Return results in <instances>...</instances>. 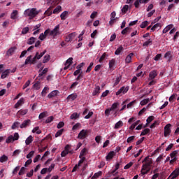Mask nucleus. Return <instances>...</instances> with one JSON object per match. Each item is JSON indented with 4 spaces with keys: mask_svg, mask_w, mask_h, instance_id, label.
Segmentation results:
<instances>
[{
    "mask_svg": "<svg viewBox=\"0 0 179 179\" xmlns=\"http://www.w3.org/2000/svg\"><path fill=\"white\" fill-rule=\"evenodd\" d=\"M40 13V11L37 10V8H31V9H27L24 12V15L26 17H28L29 19H34L37 15Z\"/></svg>",
    "mask_w": 179,
    "mask_h": 179,
    "instance_id": "nucleus-1",
    "label": "nucleus"
},
{
    "mask_svg": "<svg viewBox=\"0 0 179 179\" xmlns=\"http://www.w3.org/2000/svg\"><path fill=\"white\" fill-rule=\"evenodd\" d=\"M142 163H145L142 166V170H146V169H149L152 167V164H153L152 158H149V156H147L142 162Z\"/></svg>",
    "mask_w": 179,
    "mask_h": 179,
    "instance_id": "nucleus-2",
    "label": "nucleus"
},
{
    "mask_svg": "<svg viewBox=\"0 0 179 179\" xmlns=\"http://www.w3.org/2000/svg\"><path fill=\"white\" fill-rule=\"evenodd\" d=\"M164 136L165 138H167V136H170V134H171V124L169 123L167 124L164 128Z\"/></svg>",
    "mask_w": 179,
    "mask_h": 179,
    "instance_id": "nucleus-3",
    "label": "nucleus"
},
{
    "mask_svg": "<svg viewBox=\"0 0 179 179\" xmlns=\"http://www.w3.org/2000/svg\"><path fill=\"white\" fill-rule=\"evenodd\" d=\"M87 134H89V131L86 129H83L80 131L78 136V139L83 140L86 136H87Z\"/></svg>",
    "mask_w": 179,
    "mask_h": 179,
    "instance_id": "nucleus-4",
    "label": "nucleus"
},
{
    "mask_svg": "<svg viewBox=\"0 0 179 179\" xmlns=\"http://www.w3.org/2000/svg\"><path fill=\"white\" fill-rule=\"evenodd\" d=\"M75 37H76V34L75 32L69 34L66 36L65 41H66V43H71V41H73L75 39Z\"/></svg>",
    "mask_w": 179,
    "mask_h": 179,
    "instance_id": "nucleus-5",
    "label": "nucleus"
},
{
    "mask_svg": "<svg viewBox=\"0 0 179 179\" xmlns=\"http://www.w3.org/2000/svg\"><path fill=\"white\" fill-rule=\"evenodd\" d=\"M129 90V86L122 87L117 92L116 96H120L122 93V94H125Z\"/></svg>",
    "mask_w": 179,
    "mask_h": 179,
    "instance_id": "nucleus-6",
    "label": "nucleus"
},
{
    "mask_svg": "<svg viewBox=\"0 0 179 179\" xmlns=\"http://www.w3.org/2000/svg\"><path fill=\"white\" fill-rule=\"evenodd\" d=\"M129 90V86L122 87L117 92L116 96H120L122 93V94H125Z\"/></svg>",
    "mask_w": 179,
    "mask_h": 179,
    "instance_id": "nucleus-7",
    "label": "nucleus"
},
{
    "mask_svg": "<svg viewBox=\"0 0 179 179\" xmlns=\"http://www.w3.org/2000/svg\"><path fill=\"white\" fill-rule=\"evenodd\" d=\"M59 30V24H57L52 31H50V36H53V37H55V36L58 34Z\"/></svg>",
    "mask_w": 179,
    "mask_h": 179,
    "instance_id": "nucleus-8",
    "label": "nucleus"
},
{
    "mask_svg": "<svg viewBox=\"0 0 179 179\" xmlns=\"http://www.w3.org/2000/svg\"><path fill=\"white\" fill-rule=\"evenodd\" d=\"M157 76V70H153L149 73L148 80H153Z\"/></svg>",
    "mask_w": 179,
    "mask_h": 179,
    "instance_id": "nucleus-9",
    "label": "nucleus"
},
{
    "mask_svg": "<svg viewBox=\"0 0 179 179\" xmlns=\"http://www.w3.org/2000/svg\"><path fill=\"white\" fill-rule=\"evenodd\" d=\"M164 58L168 59V61L170 62L173 59V52L168 51L164 54Z\"/></svg>",
    "mask_w": 179,
    "mask_h": 179,
    "instance_id": "nucleus-10",
    "label": "nucleus"
},
{
    "mask_svg": "<svg viewBox=\"0 0 179 179\" xmlns=\"http://www.w3.org/2000/svg\"><path fill=\"white\" fill-rule=\"evenodd\" d=\"M31 123V120L29 119L27 120H24L20 126V128H27V127H29V125H30Z\"/></svg>",
    "mask_w": 179,
    "mask_h": 179,
    "instance_id": "nucleus-11",
    "label": "nucleus"
},
{
    "mask_svg": "<svg viewBox=\"0 0 179 179\" xmlns=\"http://www.w3.org/2000/svg\"><path fill=\"white\" fill-rule=\"evenodd\" d=\"M149 2L148 0H136L134 2L135 8H139V3H148Z\"/></svg>",
    "mask_w": 179,
    "mask_h": 179,
    "instance_id": "nucleus-12",
    "label": "nucleus"
},
{
    "mask_svg": "<svg viewBox=\"0 0 179 179\" xmlns=\"http://www.w3.org/2000/svg\"><path fill=\"white\" fill-rule=\"evenodd\" d=\"M115 68V59H112L111 60L109 61V69H110V71H114Z\"/></svg>",
    "mask_w": 179,
    "mask_h": 179,
    "instance_id": "nucleus-13",
    "label": "nucleus"
},
{
    "mask_svg": "<svg viewBox=\"0 0 179 179\" xmlns=\"http://www.w3.org/2000/svg\"><path fill=\"white\" fill-rule=\"evenodd\" d=\"M115 156V152L114 151H110L107 156L106 157V160H111Z\"/></svg>",
    "mask_w": 179,
    "mask_h": 179,
    "instance_id": "nucleus-14",
    "label": "nucleus"
},
{
    "mask_svg": "<svg viewBox=\"0 0 179 179\" xmlns=\"http://www.w3.org/2000/svg\"><path fill=\"white\" fill-rule=\"evenodd\" d=\"M134 56V53H130L129 54L126 59H125V62L126 64H131V61H132V57Z\"/></svg>",
    "mask_w": 179,
    "mask_h": 179,
    "instance_id": "nucleus-15",
    "label": "nucleus"
},
{
    "mask_svg": "<svg viewBox=\"0 0 179 179\" xmlns=\"http://www.w3.org/2000/svg\"><path fill=\"white\" fill-rule=\"evenodd\" d=\"M24 101V99L20 98V99L15 104V108H19V107L23 104Z\"/></svg>",
    "mask_w": 179,
    "mask_h": 179,
    "instance_id": "nucleus-16",
    "label": "nucleus"
},
{
    "mask_svg": "<svg viewBox=\"0 0 179 179\" xmlns=\"http://www.w3.org/2000/svg\"><path fill=\"white\" fill-rule=\"evenodd\" d=\"M9 73H10V69H6L2 73L1 76V79H5V78H6L8 75H9Z\"/></svg>",
    "mask_w": 179,
    "mask_h": 179,
    "instance_id": "nucleus-17",
    "label": "nucleus"
},
{
    "mask_svg": "<svg viewBox=\"0 0 179 179\" xmlns=\"http://www.w3.org/2000/svg\"><path fill=\"white\" fill-rule=\"evenodd\" d=\"M152 43L153 40L150 38L148 41L143 43V47H149V45H152Z\"/></svg>",
    "mask_w": 179,
    "mask_h": 179,
    "instance_id": "nucleus-18",
    "label": "nucleus"
},
{
    "mask_svg": "<svg viewBox=\"0 0 179 179\" xmlns=\"http://www.w3.org/2000/svg\"><path fill=\"white\" fill-rule=\"evenodd\" d=\"M15 51H16V47H12L7 51V55H13L15 53Z\"/></svg>",
    "mask_w": 179,
    "mask_h": 179,
    "instance_id": "nucleus-19",
    "label": "nucleus"
},
{
    "mask_svg": "<svg viewBox=\"0 0 179 179\" xmlns=\"http://www.w3.org/2000/svg\"><path fill=\"white\" fill-rule=\"evenodd\" d=\"M171 29H173V24H169V25L166 26V27L163 29L162 33L164 34H166V33H168V31H170V30H171Z\"/></svg>",
    "mask_w": 179,
    "mask_h": 179,
    "instance_id": "nucleus-20",
    "label": "nucleus"
},
{
    "mask_svg": "<svg viewBox=\"0 0 179 179\" xmlns=\"http://www.w3.org/2000/svg\"><path fill=\"white\" fill-rule=\"evenodd\" d=\"M57 94H58V90H54L48 95V99H52V97H55Z\"/></svg>",
    "mask_w": 179,
    "mask_h": 179,
    "instance_id": "nucleus-21",
    "label": "nucleus"
},
{
    "mask_svg": "<svg viewBox=\"0 0 179 179\" xmlns=\"http://www.w3.org/2000/svg\"><path fill=\"white\" fill-rule=\"evenodd\" d=\"M34 43H36V38L33 36L29 38L27 41V43L29 44V45H31L32 44H34Z\"/></svg>",
    "mask_w": 179,
    "mask_h": 179,
    "instance_id": "nucleus-22",
    "label": "nucleus"
},
{
    "mask_svg": "<svg viewBox=\"0 0 179 179\" xmlns=\"http://www.w3.org/2000/svg\"><path fill=\"white\" fill-rule=\"evenodd\" d=\"M61 10H62V7H61V6H57L53 10V13L54 15H57L59 13Z\"/></svg>",
    "mask_w": 179,
    "mask_h": 179,
    "instance_id": "nucleus-23",
    "label": "nucleus"
},
{
    "mask_svg": "<svg viewBox=\"0 0 179 179\" xmlns=\"http://www.w3.org/2000/svg\"><path fill=\"white\" fill-rule=\"evenodd\" d=\"M17 10H14L13 11V13H11V15H10V19H13V20H15V19H17Z\"/></svg>",
    "mask_w": 179,
    "mask_h": 179,
    "instance_id": "nucleus-24",
    "label": "nucleus"
},
{
    "mask_svg": "<svg viewBox=\"0 0 179 179\" xmlns=\"http://www.w3.org/2000/svg\"><path fill=\"white\" fill-rule=\"evenodd\" d=\"M159 27H162V25L160 24V23H157L155 24L154 26H152V27L150 29V33H153V31H155V30H156V29H159Z\"/></svg>",
    "mask_w": 179,
    "mask_h": 179,
    "instance_id": "nucleus-25",
    "label": "nucleus"
},
{
    "mask_svg": "<svg viewBox=\"0 0 179 179\" xmlns=\"http://www.w3.org/2000/svg\"><path fill=\"white\" fill-rule=\"evenodd\" d=\"M123 125H124V122H122V121L120 120L115 124L114 128H115V129H118L121 128V127H122Z\"/></svg>",
    "mask_w": 179,
    "mask_h": 179,
    "instance_id": "nucleus-26",
    "label": "nucleus"
},
{
    "mask_svg": "<svg viewBox=\"0 0 179 179\" xmlns=\"http://www.w3.org/2000/svg\"><path fill=\"white\" fill-rule=\"evenodd\" d=\"M153 120H155V116L153 115H151V116H149L146 121H147V124H145V126L144 127V128H146V127H148V124H150L152 121H153Z\"/></svg>",
    "mask_w": 179,
    "mask_h": 179,
    "instance_id": "nucleus-27",
    "label": "nucleus"
},
{
    "mask_svg": "<svg viewBox=\"0 0 179 179\" xmlns=\"http://www.w3.org/2000/svg\"><path fill=\"white\" fill-rule=\"evenodd\" d=\"M124 51V47L122 45H120L115 52V55H120L121 54V52Z\"/></svg>",
    "mask_w": 179,
    "mask_h": 179,
    "instance_id": "nucleus-28",
    "label": "nucleus"
},
{
    "mask_svg": "<svg viewBox=\"0 0 179 179\" xmlns=\"http://www.w3.org/2000/svg\"><path fill=\"white\" fill-rule=\"evenodd\" d=\"M177 155H178V150L173 151L170 154L171 159H177Z\"/></svg>",
    "mask_w": 179,
    "mask_h": 179,
    "instance_id": "nucleus-29",
    "label": "nucleus"
},
{
    "mask_svg": "<svg viewBox=\"0 0 179 179\" xmlns=\"http://www.w3.org/2000/svg\"><path fill=\"white\" fill-rule=\"evenodd\" d=\"M44 15H46V16H51L52 15V8L49 7L45 12Z\"/></svg>",
    "mask_w": 179,
    "mask_h": 179,
    "instance_id": "nucleus-30",
    "label": "nucleus"
},
{
    "mask_svg": "<svg viewBox=\"0 0 179 179\" xmlns=\"http://www.w3.org/2000/svg\"><path fill=\"white\" fill-rule=\"evenodd\" d=\"M150 133V129H145L140 134V136H145V135H148V134Z\"/></svg>",
    "mask_w": 179,
    "mask_h": 179,
    "instance_id": "nucleus-31",
    "label": "nucleus"
},
{
    "mask_svg": "<svg viewBox=\"0 0 179 179\" xmlns=\"http://www.w3.org/2000/svg\"><path fill=\"white\" fill-rule=\"evenodd\" d=\"M93 96H96V94H100V86H96L92 93Z\"/></svg>",
    "mask_w": 179,
    "mask_h": 179,
    "instance_id": "nucleus-32",
    "label": "nucleus"
},
{
    "mask_svg": "<svg viewBox=\"0 0 179 179\" xmlns=\"http://www.w3.org/2000/svg\"><path fill=\"white\" fill-rule=\"evenodd\" d=\"M87 152V149H86V148H85L84 149H83L80 153L79 155V158L82 159V157H83V156H86V152Z\"/></svg>",
    "mask_w": 179,
    "mask_h": 179,
    "instance_id": "nucleus-33",
    "label": "nucleus"
},
{
    "mask_svg": "<svg viewBox=\"0 0 179 179\" xmlns=\"http://www.w3.org/2000/svg\"><path fill=\"white\" fill-rule=\"evenodd\" d=\"M32 133L37 134L38 135H40V134H41V130H40V127H36L33 129Z\"/></svg>",
    "mask_w": 179,
    "mask_h": 179,
    "instance_id": "nucleus-34",
    "label": "nucleus"
},
{
    "mask_svg": "<svg viewBox=\"0 0 179 179\" xmlns=\"http://www.w3.org/2000/svg\"><path fill=\"white\" fill-rule=\"evenodd\" d=\"M117 170L115 169L113 170L112 171H110L108 173V177H112L113 176H115L117 174H118V172H116Z\"/></svg>",
    "mask_w": 179,
    "mask_h": 179,
    "instance_id": "nucleus-35",
    "label": "nucleus"
},
{
    "mask_svg": "<svg viewBox=\"0 0 179 179\" xmlns=\"http://www.w3.org/2000/svg\"><path fill=\"white\" fill-rule=\"evenodd\" d=\"M68 11H64L60 15V17L62 20H65L66 19V16H68Z\"/></svg>",
    "mask_w": 179,
    "mask_h": 179,
    "instance_id": "nucleus-36",
    "label": "nucleus"
},
{
    "mask_svg": "<svg viewBox=\"0 0 179 179\" xmlns=\"http://www.w3.org/2000/svg\"><path fill=\"white\" fill-rule=\"evenodd\" d=\"M33 142V136H29L25 141L26 145H29Z\"/></svg>",
    "mask_w": 179,
    "mask_h": 179,
    "instance_id": "nucleus-37",
    "label": "nucleus"
},
{
    "mask_svg": "<svg viewBox=\"0 0 179 179\" xmlns=\"http://www.w3.org/2000/svg\"><path fill=\"white\" fill-rule=\"evenodd\" d=\"M73 58L70 57V58H69V59L66 61L64 65H69V66H71V65H72V64L73 63Z\"/></svg>",
    "mask_w": 179,
    "mask_h": 179,
    "instance_id": "nucleus-38",
    "label": "nucleus"
},
{
    "mask_svg": "<svg viewBox=\"0 0 179 179\" xmlns=\"http://www.w3.org/2000/svg\"><path fill=\"white\" fill-rule=\"evenodd\" d=\"M131 27H127L124 28V29L122 31L121 34H127V33H131Z\"/></svg>",
    "mask_w": 179,
    "mask_h": 179,
    "instance_id": "nucleus-39",
    "label": "nucleus"
},
{
    "mask_svg": "<svg viewBox=\"0 0 179 179\" xmlns=\"http://www.w3.org/2000/svg\"><path fill=\"white\" fill-rule=\"evenodd\" d=\"M8 156L3 155L0 157V163H5V162H8Z\"/></svg>",
    "mask_w": 179,
    "mask_h": 179,
    "instance_id": "nucleus-40",
    "label": "nucleus"
},
{
    "mask_svg": "<svg viewBox=\"0 0 179 179\" xmlns=\"http://www.w3.org/2000/svg\"><path fill=\"white\" fill-rule=\"evenodd\" d=\"M150 101V99L148 98L142 100L140 102L141 106H146V104H148V103H149Z\"/></svg>",
    "mask_w": 179,
    "mask_h": 179,
    "instance_id": "nucleus-41",
    "label": "nucleus"
},
{
    "mask_svg": "<svg viewBox=\"0 0 179 179\" xmlns=\"http://www.w3.org/2000/svg\"><path fill=\"white\" fill-rule=\"evenodd\" d=\"M40 85V82L37 81L35 84L33 85V89H34L35 90H39L41 87Z\"/></svg>",
    "mask_w": 179,
    "mask_h": 179,
    "instance_id": "nucleus-42",
    "label": "nucleus"
},
{
    "mask_svg": "<svg viewBox=\"0 0 179 179\" xmlns=\"http://www.w3.org/2000/svg\"><path fill=\"white\" fill-rule=\"evenodd\" d=\"M50 58H51V57L49 55H45L44 57H43V64H47V62L48 61H50Z\"/></svg>",
    "mask_w": 179,
    "mask_h": 179,
    "instance_id": "nucleus-43",
    "label": "nucleus"
},
{
    "mask_svg": "<svg viewBox=\"0 0 179 179\" xmlns=\"http://www.w3.org/2000/svg\"><path fill=\"white\" fill-rule=\"evenodd\" d=\"M31 55H29L27 57L24 62V65H28V64H30L31 65Z\"/></svg>",
    "mask_w": 179,
    "mask_h": 179,
    "instance_id": "nucleus-44",
    "label": "nucleus"
},
{
    "mask_svg": "<svg viewBox=\"0 0 179 179\" xmlns=\"http://www.w3.org/2000/svg\"><path fill=\"white\" fill-rule=\"evenodd\" d=\"M10 142H15V139L13 138V136L10 135L6 140V143H10Z\"/></svg>",
    "mask_w": 179,
    "mask_h": 179,
    "instance_id": "nucleus-45",
    "label": "nucleus"
},
{
    "mask_svg": "<svg viewBox=\"0 0 179 179\" xmlns=\"http://www.w3.org/2000/svg\"><path fill=\"white\" fill-rule=\"evenodd\" d=\"M79 117H80V115L78 114V113H73L70 116V118H71V120H78V118H79Z\"/></svg>",
    "mask_w": 179,
    "mask_h": 179,
    "instance_id": "nucleus-46",
    "label": "nucleus"
},
{
    "mask_svg": "<svg viewBox=\"0 0 179 179\" xmlns=\"http://www.w3.org/2000/svg\"><path fill=\"white\" fill-rule=\"evenodd\" d=\"M67 99H70L71 100H75L78 99V94H72L68 96Z\"/></svg>",
    "mask_w": 179,
    "mask_h": 179,
    "instance_id": "nucleus-47",
    "label": "nucleus"
},
{
    "mask_svg": "<svg viewBox=\"0 0 179 179\" xmlns=\"http://www.w3.org/2000/svg\"><path fill=\"white\" fill-rule=\"evenodd\" d=\"M19 125H20V122H15L11 126L12 129H16V128H19Z\"/></svg>",
    "mask_w": 179,
    "mask_h": 179,
    "instance_id": "nucleus-48",
    "label": "nucleus"
},
{
    "mask_svg": "<svg viewBox=\"0 0 179 179\" xmlns=\"http://www.w3.org/2000/svg\"><path fill=\"white\" fill-rule=\"evenodd\" d=\"M117 108H118V103H114L110 108L111 111H114V110H117Z\"/></svg>",
    "mask_w": 179,
    "mask_h": 179,
    "instance_id": "nucleus-49",
    "label": "nucleus"
},
{
    "mask_svg": "<svg viewBox=\"0 0 179 179\" xmlns=\"http://www.w3.org/2000/svg\"><path fill=\"white\" fill-rule=\"evenodd\" d=\"M47 90H48V87H45L43 88V90H42V92H41V96L43 97H45L46 94H47Z\"/></svg>",
    "mask_w": 179,
    "mask_h": 179,
    "instance_id": "nucleus-50",
    "label": "nucleus"
},
{
    "mask_svg": "<svg viewBox=\"0 0 179 179\" xmlns=\"http://www.w3.org/2000/svg\"><path fill=\"white\" fill-rule=\"evenodd\" d=\"M106 57H107V54L106 52H104L101 57L99 59V62L101 63L103 62V61H104V59H106Z\"/></svg>",
    "mask_w": 179,
    "mask_h": 179,
    "instance_id": "nucleus-51",
    "label": "nucleus"
},
{
    "mask_svg": "<svg viewBox=\"0 0 179 179\" xmlns=\"http://www.w3.org/2000/svg\"><path fill=\"white\" fill-rule=\"evenodd\" d=\"M128 9H129V6L128 5H125L122 8V13H127L128 12Z\"/></svg>",
    "mask_w": 179,
    "mask_h": 179,
    "instance_id": "nucleus-52",
    "label": "nucleus"
},
{
    "mask_svg": "<svg viewBox=\"0 0 179 179\" xmlns=\"http://www.w3.org/2000/svg\"><path fill=\"white\" fill-rule=\"evenodd\" d=\"M52 121H54V116H50L46 119L45 123L50 124V122H52Z\"/></svg>",
    "mask_w": 179,
    "mask_h": 179,
    "instance_id": "nucleus-53",
    "label": "nucleus"
},
{
    "mask_svg": "<svg viewBox=\"0 0 179 179\" xmlns=\"http://www.w3.org/2000/svg\"><path fill=\"white\" fill-rule=\"evenodd\" d=\"M24 173H26V168L24 167V166H22V167L20 169V170L18 174H19V176H23V174H24Z\"/></svg>",
    "mask_w": 179,
    "mask_h": 179,
    "instance_id": "nucleus-54",
    "label": "nucleus"
},
{
    "mask_svg": "<svg viewBox=\"0 0 179 179\" xmlns=\"http://www.w3.org/2000/svg\"><path fill=\"white\" fill-rule=\"evenodd\" d=\"M85 62H82L81 64H78L76 66V69H78V71H82V68H83V66H85Z\"/></svg>",
    "mask_w": 179,
    "mask_h": 179,
    "instance_id": "nucleus-55",
    "label": "nucleus"
},
{
    "mask_svg": "<svg viewBox=\"0 0 179 179\" xmlns=\"http://www.w3.org/2000/svg\"><path fill=\"white\" fill-rule=\"evenodd\" d=\"M148 24H149V22L148 21H144L141 23V24L140 25V27L141 29H145V27H146V26H148Z\"/></svg>",
    "mask_w": 179,
    "mask_h": 179,
    "instance_id": "nucleus-56",
    "label": "nucleus"
},
{
    "mask_svg": "<svg viewBox=\"0 0 179 179\" xmlns=\"http://www.w3.org/2000/svg\"><path fill=\"white\" fill-rule=\"evenodd\" d=\"M64 132V129H61L57 133L55 134V138H58V136H61L62 135V133Z\"/></svg>",
    "mask_w": 179,
    "mask_h": 179,
    "instance_id": "nucleus-57",
    "label": "nucleus"
},
{
    "mask_svg": "<svg viewBox=\"0 0 179 179\" xmlns=\"http://www.w3.org/2000/svg\"><path fill=\"white\" fill-rule=\"evenodd\" d=\"M160 122L157 120L155 121L150 127V128H156V125H159Z\"/></svg>",
    "mask_w": 179,
    "mask_h": 179,
    "instance_id": "nucleus-58",
    "label": "nucleus"
},
{
    "mask_svg": "<svg viewBox=\"0 0 179 179\" xmlns=\"http://www.w3.org/2000/svg\"><path fill=\"white\" fill-rule=\"evenodd\" d=\"M134 140H135V136H131L127 138V143H131Z\"/></svg>",
    "mask_w": 179,
    "mask_h": 179,
    "instance_id": "nucleus-59",
    "label": "nucleus"
},
{
    "mask_svg": "<svg viewBox=\"0 0 179 179\" xmlns=\"http://www.w3.org/2000/svg\"><path fill=\"white\" fill-rule=\"evenodd\" d=\"M29 27H26L22 29V34H27V33H29Z\"/></svg>",
    "mask_w": 179,
    "mask_h": 179,
    "instance_id": "nucleus-60",
    "label": "nucleus"
},
{
    "mask_svg": "<svg viewBox=\"0 0 179 179\" xmlns=\"http://www.w3.org/2000/svg\"><path fill=\"white\" fill-rule=\"evenodd\" d=\"M20 170V166H16L14 170L13 171V175L15 176V174H17V171Z\"/></svg>",
    "mask_w": 179,
    "mask_h": 179,
    "instance_id": "nucleus-61",
    "label": "nucleus"
},
{
    "mask_svg": "<svg viewBox=\"0 0 179 179\" xmlns=\"http://www.w3.org/2000/svg\"><path fill=\"white\" fill-rule=\"evenodd\" d=\"M52 1V6H55V5H58L59 2H61V0H50Z\"/></svg>",
    "mask_w": 179,
    "mask_h": 179,
    "instance_id": "nucleus-62",
    "label": "nucleus"
},
{
    "mask_svg": "<svg viewBox=\"0 0 179 179\" xmlns=\"http://www.w3.org/2000/svg\"><path fill=\"white\" fill-rule=\"evenodd\" d=\"M18 113L20 115H26L27 114V109L23 110H19Z\"/></svg>",
    "mask_w": 179,
    "mask_h": 179,
    "instance_id": "nucleus-63",
    "label": "nucleus"
},
{
    "mask_svg": "<svg viewBox=\"0 0 179 179\" xmlns=\"http://www.w3.org/2000/svg\"><path fill=\"white\" fill-rule=\"evenodd\" d=\"M154 59L155 61H159V59H162V54H157L155 57Z\"/></svg>",
    "mask_w": 179,
    "mask_h": 179,
    "instance_id": "nucleus-64",
    "label": "nucleus"
}]
</instances>
